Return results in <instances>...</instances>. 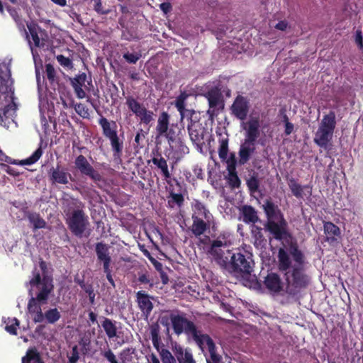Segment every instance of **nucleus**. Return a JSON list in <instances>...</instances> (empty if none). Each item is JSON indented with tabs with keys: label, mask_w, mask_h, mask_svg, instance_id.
<instances>
[{
	"label": "nucleus",
	"mask_w": 363,
	"mask_h": 363,
	"mask_svg": "<svg viewBox=\"0 0 363 363\" xmlns=\"http://www.w3.org/2000/svg\"><path fill=\"white\" fill-rule=\"evenodd\" d=\"M226 241L218 238L211 242L207 252L221 268L236 277H247L254 271L255 262L252 254L245 249H237L235 252L225 250Z\"/></svg>",
	"instance_id": "nucleus-1"
},
{
	"label": "nucleus",
	"mask_w": 363,
	"mask_h": 363,
	"mask_svg": "<svg viewBox=\"0 0 363 363\" xmlns=\"http://www.w3.org/2000/svg\"><path fill=\"white\" fill-rule=\"evenodd\" d=\"M39 267L42 274L37 268H35L32 272L33 277L28 282L31 287H36L39 290L35 297L33 296L32 289L28 291L31 298L28 303V310L30 314H35L33 319L35 323H42L45 320V313L42 312L41 305L47 303L49 296L54 289L52 278L47 274L46 262L40 259Z\"/></svg>",
	"instance_id": "nucleus-2"
},
{
	"label": "nucleus",
	"mask_w": 363,
	"mask_h": 363,
	"mask_svg": "<svg viewBox=\"0 0 363 363\" xmlns=\"http://www.w3.org/2000/svg\"><path fill=\"white\" fill-rule=\"evenodd\" d=\"M289 252L296 264L284 273L285 281V293L288 296L299 299L301 293L306 289L311 283L310 276L305 272V255L298 248L296 242H291L289 245Z\"/></svg>",
	"instance_id": "nucleus-3"
},
{
	"label": "nucleus",
	"mask_w": 363,
	"mask_h": 363,
	"mask_svg": "<svg viewBox=\"0 0 363 363\" xmlns=\"http://www.w3.org/2000/svg\"><path fill=\"white\" fill-rule=\"evenodd\" d=\"M267 221L264 229L277 240H281L289 235L288 223L279 206L271 199H267L263 204Z\"/></svg>",
	"instance_id": "nucleus-4"
},
{
	"label": "nucleus",
	"mask_w": 363,
	"mask_h": 363,
	"mask_svg": "<svg viewBox=\"0 0 363 363\" xmlns=\"http://www.w3.org/2000/svg\"><path fill=\"white\" fill-rule=\"evenodd\" d=\"M169 321L177 335L182 333L191 335L201 348L203 347V339L206 334H201L194 323L186 318L185 313L177 309L169 311Z\"/></svg>",
	"instance_id": "nucleus-5"
},
{
	"label": "nucleus",
	"mask_w": 363,
	"mask_h": 363,
	"mask_svg": "<svg viewBox=\"0 0 363 363\" xmlns=\"http://www.w3.org/2000/svg\"><path fill=\"white\" fill-rule=\"evenodd\" d=\"M72 205L76 209L71 213L65 210L66 224L74 236L82 238L89 225V217L83 210L84 205L81 201L72 199Z\"/></svg>",
	"instance_id": "nucleus-6"
},
{
	"label": "nucleus",
	"mask_w": 363,
	"mask_h": 363,
	"mask_svg": "<svg viewBox=\"0 0 363 363\" xmlns=\"http://www.w3.org/2000/svg\"><path fill=\"white\" fill-rule=\"evenodd\" d=\"M336 127L335 113L331 111L322 118L315 133L314 143L327 152L332 150V139Z\"/></svg>",
	"instance_id": "nucleus-7"
},
{
	"label": "nucleus",
	"mask_w": 363,
	"mask_h": 363,
	"mask_svg": "<svg viewBox=\"0 0 363 363\" xmlns=\"http://www.w3.org/2000/svg\"><path fill=\"white\" fill-rule=\"evenodd\" d=\"M203 96L206 99L208 104L207 115L210 119H213L224 110L225 99L222 94V87L218 84L210 88Z\"/></svg>",
	"instance_id": "nucleus-8"
},
{
	"label": "nucleus",
	"mask_w": 363,
	"mask_h": 363,
	"mask_svg": "<svg viewBox=\"0 0 363 363\" xmlns=\"http://www.w3.org/2000/svg\"><path fill=\"white\" fill-rule=\"evenodd\" d=\"M196 113L194 111H191L189 117V121L187 125V130L190 140L196 149L201 151L205 145V136L208 133V130L197 119Z\"/></svg>",
	"instance_id": "nucleus-9"
},
{
	"label": "nucleus",
	"mask_w": 363,
	"mask_h": 363,
	"mask_svg": "<svg viewBox=\"0 0 363 363\" xmlns=\"http://www.w3.org/2000/svg\"><path fill=\"white\" fill-rule=\"evenodd\" d=\"M109 249V246L103 242H99L95 245L97 262L102 264L103 270L108 281L115 288L116 285L112 277V269L111 267L112 259L110 255Z\"/></svg>",
	"instance_id": "nucleus-10"
},
{
	"label": "nucleus",
	"mask_w": 363,
	"mask_h": 363,
	"mask_svg": "<svg viewBox=\"0 0 363 363\" xmlns=\"http://www.w3.org/2000/svg\"><path fill=\"white\" fill-rule=\"evenodd\" d=\"M125 99V104L129 110L139 118L140 123L147 125L154 121L155 114L152 111L147 109L133 96H128Z\"/></svg>",
	"instance_id": "nucleus-11"
},
{
	"label": "nucleus",
	"mask_w": 363,
	"mask_h": 363,
	"mask_svg": "<svg viewBox=\"0 0 363 363\" xmlns=\"http://www.w3.org/2000/svg\"><path fill=\"white\" fill-rule=\"evenodd\" d=\"M250 108V100L247 97L240 94L235 97L230 108L231 114L237 119L242 121L247 118Z\"/></svg>",
	"instance_id": "nucleus-12"
},
{
	"label": "nucleus",
	"mask_w": 363,
	"mask_h": 363,
	"mask_svg": "<svg viewBox=\"0 0 363 363\" xmlns=\"http://www.w3.org/2000/svg\"><path fill=\"white\" fill-rule=\"evenodd\" d=\"M74 166L82 175L89 177L94 182L102 180L101 175L91 166L84 155H79L75 158Z\"/></svg>",
	"instance_id": "nucleus-13"
},
{
	"label": "nucleus",
	"mask_w": 363,
	"mask_h": 363,
	"mask_svg": "<svg viewBox=\"0 0 363 363\" xmlns=\"http://www.w3.org/2000/svg\"><path fill=\"white\" fill-rule=\"evenodd\" d=\"M87 82L89 85L91 84V79L87 80V75L86 73L82 72L77 74L74 77L70 79V84L72 85L76 96L82 99L86 98V91L83 89V87H86L85 83Z\"/></svg>",
	"instance_id": "nucleus-14"
},
{
	"label": "nucleus",
	"mask_w": 363,
	"mask_h": 363,
	"mask_svg": "<svg viewBox=\"0 0 363 363\" xmlns=\"http://www.w3.org/2000/svg\"><path fill=\"white\" fill-rule=\"evenodd\" d=\"M49 177L52 184H67L69 179H72V175L59 164L56 167H52L50 169Z\"/></svg>",
	"instance_id": "nucleus-15"
},
{
	"label": "nucleus",
	"mask_w": 363,
	"mask_h": 363,
	"mask_svg": "<svg viewBox=\"0 0 363 363\" xmlns=\"http://www.w3.org/2000/svg\"><path fill=\"white\" fill-rule=\"evenodd\" d=\"M263 284L265 288L273 294H279L284 289V283L280 276L275 272L268 273L264 277Z\"/></svg>",
	"instance_id": "nucleus-16"
},
{
	"label": "nucleus",
	"mask_w": 363,
	"mask_h": 363,
	"mask_svg": "<svg viewBox=\"0 0 363 363\" xmlns=\"http://www.w3.org/2000/svg\"><path fill=\"white\" fill-rule=\"evenodd\" d=\"M136 301L143 316L147 320L153 309V303L150 301L149 295L143 291H138L136 293Z\"/></svg>",
	"instance_id": "nucleus-17"
},
{
	"label": "nucleus",
	"mask_w": 363,
	"mask_h": 363,
	"mask_svg": "<svg viewBox=\"0 0 363 363\" xmlns=\"http://www.w3.org/2000/svg\"><path fill=\"white\" fill-rule=\"evenodd\" d=\"M245 140L256 143L260 135V123L259 117H252L246 123Z\"/></svg>",
	"instance_id": "nucleus-18"
},
{
	"label": "nucleus",
	"mask_w": 363,
	"mask_h": 363,
	"mask_svg": "<svg viewBox=\"0 0 363 363\" xmlns=\"http://www.w3.org/2000/svg\"><path fill=\"white\" fill-rule=\"evenodd\" d=\"M43 150L41 145L28 158L21 160L17 163L15 160H12L11 157L7 156L0 149V160L11 164H19L21 165H30L35 163L42 156Z\"/></svg>",
	"instance_id": "nucleus-19"
},
{
	"label": "nucleus",
	"mask_w": 363,
	"mask_h": 363,
	"mask_svg": "<svg viewBox=\"0 0 363 363\" xmlns=\"http://www.w3.org/2000/svg\"><path fill=\"white\" fill-rule=\"evenodd\" d=\"M172 350L178 363H196L190 349H184L181 345L175 342L172 344Z\"/></svg>",
	"instance_id": "nucleus-20"
},
{
	"label": "nucleus",
	"mask_w": 363,
	"mask_h": 363,
	"mask_svg": "<svg viewBox=\"0 0 363 363\" xmlns=\"http://www.w3.org/2000/svg\"><path fill=\"white\" fill-rule=\"evenodd\" d=\"M191 218L193 223L191 230L196 237L201 236L210 228L211 221H207L196 214H193Z\"/></svg>",
	"instance_id": "nucleus-21"
},
{
	"label": "nucleus",
	"mask_w": 363,
	"mask_h": 363,
	"mask_svg": "<svg viewBox=\"0 0 363 363\" xmlns=\"http://www.w3.org/2000/svg\"><path fill=\"white\" fill-rule=\"evenodd\" d=\"M255 143L245 140L238 152L239 163L240 164H246L250 160L251 155L255 152Z\"/></svg>",
	"instance_id": "nucleus-22"
},
{
	"label": "nucleus",
	"mask_w": 363,
	"mask_h": 363,
	"mask_svg": "<svg viewBox=\"0 0 363 363\" xmlns=\"http://www.w3.org/2000/svg\"><path fill=\"white\" fill-rule=\"evenodd\" d=\"M206 345L210 354V357L207 359V363H222V357L217 353L216 345L208 335L204 336L203 345Z\"/></svg>",
	"instance_id": "nucleus-23"
},
{
	"label": "nucleus",
	"mask_w": 363,
	"mask_h": 363,
	"mask_svg": "<svg viewBox=\"0 0 363 363\" xmlns=\"http://www.w3.org/2000/svg\"><path fill=\"white\" fill-rule=\"evenodd\" d=\"M99 124L105 138H109L118 135L117 125L114 121H109L106 118L101 116L99 120Z\"/></svg>",
	"instance_id": "nucleus-24"
},
{
	"label": "nucleus",
	"mask_w": 363,
	"mask_h": 363,
	"mask_svg": "<svg viewBox=\"0 0 363 363\" xmlns=\"http://www.w3.org/2000/svg\"><path fill=\"white\" fill-rule=\"evenodd\" d=\"M242 221L245 223L255 224L259 221V218L257 214V211L250 205H244L240 208Z\"/></svg>",
	"instance_id": "nucleus-25"
},
{
	"label": "nucleus",
	"mask_w": 363,
	"mask_h": 363,
	"mask_svg": "<svg viewBox=\"0 0 363 363\" xmlns=\"http://www.w3.org/2000/svg\"><path fill=\"white\" fill-rule=\"evenodd\" d=\"M3 101L0 96V125L5 124L6 121L13 116L16 109V105L13 101L4 104Z\"/></svg>",
	"instance_id": "nucleus-26"
},
{
	"label": "nucleus",
	"mask_w": 363,
	"mask_h": 363,
	"mask_svg": "<svg viewBox=\"0 0 363 363\" xmlns=\"http://www.w3.org/2000/svg\"><path fill=\"white\" fill-rule=\"evenodd\" d=\"M290 252L286 251L284 248H279L278 250V269L280 272L285 273L291 268V260Z\"/></svg>",
	"instance_id": "nucleus-27"
},
{
	"label": "nucleus",
	"mask_w": 363,
	"mask_h": 363,
	"mask_svg": "<svg viewBox=\"0 0 363 363\" xmlns=\"http://www.w3.org/2000/svg\"><path fill=\"white\" fill-rule=\"evenodd\" d=\"M152 162L158 169L161 170L162 174L164 179H167L171 177V174L168 169L167 162L162 156L160 152L157 151L155 153H153Z\"/></svg>",
	"instance_id": "nucleus-28"
},
{
	"label": "nucleus",
	"mask_w": 363,
	"mask_h": 363,
	"mask_svg": "<svg viewBox=\"0 0 363 363\" xmlns=\"http://www.w3.org/2000/svg\"><path fill=\"white\" fill-rule=\"evenodd\" d=\"M324 233L327 235L326 240L329 242H333L337 240V238L340 237V229L333 223L328 221L323 225Z\"/></svg>",
	"instance_id": "nucleus-29"
},
{
	"label": "nucleus",
	"mask_w": 363,
	"mask_h": 363,
	"mask_svg": "<svg viewBox=\"0 0 363 363\" xmlns=\"http://www.w3.org/2000/svg\"><path fill=\"white\" fill-rule=\"evenodd\" d=\"M170 116L166 111H162L158 117L156 132L159 136H163L168 130Z\"/></svg>",
	"instance_id": "nucleus-30"
},
{
	"label": "nucleus",
	"mask_w": 363,
	"mask_h": 363,
	"mask_svg": "<svg viewBox=\"0 0 363 363\" xmlns=\"http://www.w3.org/2000/svg\"><path fill=\"white\" fill-rule=\"evenodd\" d=\"M6 10L15 21L19 31L23 32L26 34V38H28V34L25 26V20L19 15L17 9L11 6H7Z\"/></svg>",
	"instance_id": "nucleus-31"
},
{
	"label": "nucleus",
	"mask_w": 363,
	"mask_h": 363,
	"mask_svg": "<svg viewBox=\"0 0 363 363\" xmlns=\"http://www.w3.org/2000/svg\"><path fill=\"white\" fill-rule=\"evenodd\" d=\"M26 216L29 222L33 225V230L44 228L46 226L45 220L40 216V215L35 212L27 211Z\"/></svg>",
	"instance_id": "nucleus-32"
},
{
	"label": "nucleus",
	"mask_w": 363,
	"mask_h": 363,
	"mask_svg": "<svg viewBox=\"0 0 363 363\" xmlns=\"http://www.w3.org/2000/svg\"><path fill=\"white\" fill-rule=\"evenodd\" d=\"M246 185L250 194L259 193L260 179L259 178V174L254 172L250 174L246 179Z\"/></svg>",
	"instance_id": "nucleus-33"
},
{
	"label": "nucleus",
	"mask_w": 363,
	"mask_h": 363,
	"mask_svg": "<svg viewBox=\"0 0 363 363\" xmlns=\"http://www.w3.org/2000/svg\"><path fill=\"white\" fill-rule=\"evenodd\" d=\"M22 363H45L41 358L37 348H29L24 357H22Z\"/></svg>",
	"instance_id": "nucleus-34"
},
{
	"label": "nucleus",
	"mask_w": 363,
	"mask_h": 363,
	"mask_svg": "<svg viewBox=\"0 0 363 363\" xmlns=\"http://www.w3.org/2000/svg\"><path fill=\"white\" fill-rule=\"evenodd\" d=\"M252 237L254 239V245L256 247H263L267 240L262 233V228L253 225L251 229Z\"/></svg>",
	"instance_id": "nucleus-35"
},
{
	"label": "nucleus",
	"mask_w": 363,
	"mask_h": 363,
	"mask_svg": "<svg viewBox=\"0 0 363 363\" xmlns=\"http://www.w3.org/2000/svg\"><path fill=\"white\" fill-rule=\"evenodd\" d=\"M101 326L109 339H113L117 337L118 328L116 325L115 321H113L108 318H104L101 323Z\"/></svg>",
	"instance_id": "nucleus-36"
},
{
	"label": "nucleus",
	"mask_w": 363,
	"mask_h": 363,
	"mask_svg": "<svg viewBox=\"0 0 363 363\" xmlns=\"http://www.w3.org/2000/svg\"><path fill=\"white\" fill-rule=\"evenodd\" d=\"M168 206L174 208L175 206L182 207L184 203V197L182 193H175L173 189H169L168 196Z\"/></svg>",
	"instance_id": "nucleus-37"
},
{
	"label": "nucleus",
	"mask_w": 363,
	"mask_h": 363,
	"mask_svg": "<svg viewBox=\"0 0 363 363\" xmlns=\"http://www.w3.org/2000/svg\"><path fill=\"white\" fill-rule=\"evenodd\" d=\"M194 208L195 211L194 214H196L199 217H203L207 221H211L213 219V215L206 208L205 205L202 202L196 201L194 205Z\"/></svg>",
	"instance_id": "nucleus-38"
},
{
	"label": "nucleus",
	"mask_w": 363,
	"mask_h": 363,
	"mask_svg": "<svg viewBox=\"0 0 363 363\" xmlns=\"http://www.w3.org/2000/svg\"><path fill=\"white\" fill-rule=\"evenodd\" d=\"M288 185L292 194L297 199H302L303 197V189L308 187V186H302L292 177L289 179Z\"/></svg>",
	"instance_id": "nucleus-39"
},
{
	"label": "nucleus",
	"mask_w": 363,
	"mask_h": 363,
	"mask_svg": "<svg viewBox=\"0 0 363 363\" xmlns=\"http://www.w3.org/2000/svg\"><path fill=\"white\" fill-rule=\"evenodd\" d=\"M189 95L186 94V91H182L181 94L177 97L175 101V106L177 108V111L179 112L181 115L182 119L184 117V113L185 111L190 112V115L191 114L192 110H186L185 108V101L186 99L188 98Z\"/></svg>",
	"instance_id": "nucleus-40"
},
{
	"label": "nucleus",
	"mask_w": 363,
	"mask_h": 363,
	"mask_svg": "<svg viewBox=\"0 0 363 363\" xmlns=\"http://www.w3.org/2000/svg\"><path fill=\"white\" fill-rule=\"evenodd\" d=\"M27 27L35 46L38 48L40 47L41 45L38 33L43 31L42 28L35 22L27 24Z\"/></svg>",
	"instance_id": "nucleus-41"
},
{
	"label": "nucleus",
	"mask_w": 363,
	"mask_h": 363,
	"mask_svg": "<svg viewBox=\"0 0 363 363\" xmlns=\"http://www.w3.org/2000/svg\"><path fill=\"white\" fill-rule=\"evenodd\" d=\"M160 327L158 323H153L150 326V331L151 335V340L153 346L158 350L161 343V338L160 336Z\"/></svg>",
	"instance_id": "nucleus-42"
},
{
	"label": "nucleus",
	"mask_w": 363,
	"mask_h": 363,
	"mask_svg": "<svg viewBox=\"0 0 363 363\" xmlns=\"http://www.w3.org/2000/svg\"><path fill=\"white\" fill-rule=\"evenodd\" d=\"M110 140L114 157H120L123 152V143L120 140L118 135L108 138Z\"/></svg>",
	"instance_id": "nucleus-43"
},
{
	"label": "nucleus",
	"mask_w": 363,
	"mask_h": 363,
	"mask_svg": "<svg viewBox=\"0 0 363 363\" xmlns=\"http://www.w3.org/2000/svg\"><path fill=\"white\" fill-rule=\"evenodd\" d=\"M6 323L5 330L9 334L13 335H17V329L19 327L20 322L16 318H8L4 320Z\"/></svg>",
	"instance_id": "nucleus-44"
},
{
	"label": "nucleus",
	"mask_w": 363,
	"mask_h": 363,
	"mask_svg": "<svg viewBox=\"0 0 363 363\" xmlns=\"http://www.w3.org/2000/svg\"><path fill=\"white\" fill-rule=\"evenodd\" d=\"M228 137H222L219 139L218 155L221 160L227 159L228 153Z\"/></svg>",
	"instance_id": "nucleus-45"
},
{
	"label": "nucleus",
	"mask_w": 363,
	"mask_h": 363,
	"mask_svg": "<svg viewBox=\"0 0 363 363\" xmlns=\"http://www.w3.org/2000/svg\"><path fill=\"white\" fill-rule=\"evenodd\" d=\"M45 317L48 323L54 324L60 319L61 314L57 308H50L45 312Z\"/></svg>",
	"instance_id": "nucleus-46"
},
{
	"label": "nucleus",
	"mask_w": 363,
	"mask_h": 363,
	"mask_svg": "<svg viewBox=\"0 0 363 363\" xmlns=\"http://www.w3.org/2000/svg\"><path fill=\"white\" fill-rule=\"evenodd\" d=\"M160 357L162 363H177L178 361L174 356L167 349H162L160 352Z\"/></svg>",
	"instance_id": "nucleus-47"
},
{
	"label": "nucleus",
	"mask_w": 363,
	"mask_h": 363,
	"mask_svg": "<svg viewBox=\"0 0 363 363\" xmlns=\"http://www.w3.org/2000/svg\"><path fill=\"white\" fill-rule=\"evenodd\" d=\"M45 75L51 84L57 83L56 72L52 65H45Z\"/></svg>",
	"instance_id": "nucleus-48"
},
{
	"label": "nucleus",
	"mask_w": 363,
	"mask_h": 363,
	"mask_svg": "<svg viewBox=\"0 0 363 363\" xmlns=\"http://www.w3.org/2000/svg\"><path fill=\"white\" fill-rule=\"evenodd\" d=\"M56 59L58 63L64 68L67 69H72L73 68V62L70 58L67 57L63 55H57Z\"/></svg>",
	"instance_id": "nucleus-49"
},
{
	"label": "nucleus",
	"mask_w": 363,
	"mask_h": 363,
	"mask_svg": "<svg viewBox=\"0 0 363 363\" xmlns=\"http://www.w3.org/2000/svg\"><path fill=\"white\" fill-rule=\"evenodd\" d=\"M74 110L80 116L84 118H88L89 116V109L86 105L82 103H78L74 106Z\"/></svg>",
	"instance_id": "nucleus-50"
},
{
	"label": "nucleus",
	"mask_w": 363,
	"mask_h": 363,
	"mask_svg": "<svg viewBox=\"0 0 363 363\" xmlns=\"http://www.w3.org/2000/svg\"><path fill=\"white\" fill-rule=\"evenodd\" d=\"M11 84L9 82V79L4 77L0 75V94H6L11 91Z\"/></svg>",
	"instance_id": "nucleus-51"
},
{
	"label": "nucleus",
	"mask_w": 363,
	"mask_h": 363,
	"mask_svg": "<svg viewBox=\"0 0 363 363\" xmlns=\"http://www.w3.org/2000/svg\"><path fill=\"white\" fill-rule=\"evenodd\" d=\"M228 181L229 185L232 188H239L241 184L240 179L238 176L237 172H233L231 174H228Z\"/></svg>",
	"instance_id": "nucleus-52"
},
{
	"label": "nucleus",
	"mask_w": 363,
	"mask_h": 363,
	"mask_svg": "<svg viewBox=\"0 0 363 363\" xmlns=\"http://www.w3.org/2000/svg\"><path fill=\"white\" fill-rule=\"evenodd\" d=\"M123 57L128 63L135 64L138 61V60L141 57V55L140 53H130V52H127L123 54Z\"/></svg>",
	"instance_id": "nucleus-53"
},
{
	"label": "nucleus",
	"mask_w": 363,
	"mask_h": 363,
	"mask_svg": "<svg viewBox=\"0 0 363 363\" xmlns=\"http://www.w3.org/2000/svg\"><path fill=\"white\" fill-rule=\"evenodd\" d=\"M94 9L99 14L106 15L110 13L109 9H104L101 0H94Z\"/></svg>",
	"instance_id": "nucleus-54"
},
{
	"label": "nucleus",
	"mask_w": 363,
	"mask_h": 363,
	"mask_svg": "<svg viewBox=\"0 0 363 363\" xmlns=\"http://www.w3.org/2000/svg\"><path fill=\"white\" fill-rule=\"evenodd\" d=\"M84 286V291L89 296V299L90 303L91 304H94V301H95L96 294L94 293L92 284H89L87 286Z\"/></svg>",
	"instance_id": "nucleus-55"
},
{
	"label": "nucleus",
	"mask_w": 363,
	"mask_h": 363,
	"mask_svg": "<svg viewBox=\"0 0 363 363\" xmlns=\"http://www.w3.org/2000/svg\"><path fill=\"white\" fill-rule=\"evenodd\" d=\"M79 359V353L78 351V347L77 345H74L72 347L71 356L68 358V363H77Z\"/></svg>",
	"instance_id": "nucleus-56"
},
{
	"label": "nucleus",
	"mask_w": 363,
	"mask_h": 363,
	"mask_svg": "<svg viewBox=\"0 0 363 363\" xmlns=\"http://www.w3.org/2000/svg\"><path fill=\"white\" fill-rule=\"evenodd\" d=\"M103 355L110 363H118L116 360L115 354L111 351V350L108 349V350L105 351Z\"/></svg>",
	"instance_id": "nucleus-57"
},
{
	"label": "nucleus",
	"mask_w": 363,
	"mask_h": 363,
	"mask_svg": "<svg viewBox=\"0 0 363 363\" xmlns=\"http://www.w3.org/2000/svg\"><path fill=\"white\" fill-rule=\"evenodd\" d=\"M355 43L360 50H363V38L361 30H357L355 34Z\"/></svg>",
	"instance_id": "nucleus-58"
},
{
	"label": "nucleus",
	"mask_w": 363,
	"mask_h": 363,
	"mask_svg": "<svg viewBox=\"0 0 363 363\" xmlns=\"http://www.w3.org/2000/svg\"><path fill=\"white\" fill-rule=\"evenodd\" d=\"M169 315L168 317L167 316H162L160 319V323L162 325L165 326L166 327V333L167 335L170 337V335H169Z\"/></svg>",
	"instance_id": "nucleus-59"
},
{
	"label": "nucleus",
	"mask_w": 363,
	"mask_h": 363,
	"mask_svg": "<svg viewBox=\"0 0 363 363\" xmlns=\"http://www.w3.org/2000/svg\"><path fill=\"white\" fill-rule=\"evenodd\" d=\"M294 130V125L290 122L286 123V124L284 125V134L286 136L290 135Z\"/></svg>",
	"instance_id": "nucleus-60"
},
{
	"label": "nucleus",
	"mask_w": 363,
	"mask_h": 363,
	"mask_svg": "<svg viewBox=\"0 0 363 363\" xmlns=\"http://www.w3.org/2000/svg\"><path fill=\"white\" fill-rule=\"evenodd\" d=\"M160 8L164 13H168L172 10V6L169 2H163L160 5Z\"/></svg>",
	"instance_id": "nucleus-61"
},
{
	"label": "nucleus",
	"mask_w": 363,
	"mask_h": 363,
	"mask_svg": "<svg viewBox=\"0 0 363 363\" xmlns=\"http://www.w3.org/2000/svg\"><path fill=\"white\" fill-rule=\"evenodd\" d=\"M90 344H91V340L89 337H83L79 341V345L85 350H87L89 349Z\"/></svg>",
	"instance_id": "nucleus-62"
},
{
	"label": "nucleus",
	"mask_w": 363,
	"mask_h": 363,
	"mask_svg": "<svg viewBox=\"0 0 363 363\" xmlns=\"http://www.w3.org/2000/svg\"><path fill=\"white\" fill-rule=\"evenodd\" d=\"M163 136H165L167 138L168 141H169V142L170 141L173 142L176 138L174 131L172 128H168V130L167 131V133H164V135Z\"/></svg>",
	"instance_id": "nucleus-63"
},
{
	"label": "nucleus",
	"mask_w": 363,
	"mask_h": 363,
	"mask_svg": "<svg viewBox=\"0 0 363 363\" xmlns=\"http://www.w3.org/2000/svg\"><path fill=\"white\" fill-rule=\"evenodd\" d=\"M138 280V281L140 284H150V279H149V277H148L147 274H139Z\"/></svg>",
	"instance_id": "nucleus-64"
}]
</instances>
